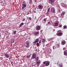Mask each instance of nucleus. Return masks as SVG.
<instances>
[{
    "mask_svg": "<svg viewBox=\"0 0 67 67\" xmlns=\"http://www.w3.org/2000/svg\"><path fill=\"white\" fill-rule=\"evenodd\" d=\"M29 44H30V42L27 41L26 42V48H29Z\"/></svg>",
    "mask_w": 67,
    "mask_h": 67,
    "instance_id": "nucleus-1",
    "label": "nucleus"
},
{
    "mask_svg": "<svg viewBox=\"0 0 67 67\" xmlns=\"http://www.w3.org/2000/svg\"><path fill=\"white\" fill-rule=\"evenodd\" d=\"M50 11L51 13H55V8H51Z\"/></svg>",
    "mask_w": 67,
    "mask_h": 67,
    "instance_id": "nucleus-2",
    "label": "nucleus"
},
{
    "mask_svg": "<svg viewBox=\"0 0 67 67\" xmlns=\"http://www.w3.org/2000/svg\"><path fill=\"white\" fill-rule=\"evenodd\" d=\"M36 58V55H35V53H34L32 56V57H31L32 59H33L35 58Z\"/></svg>",
    "mask_w": 67,
    "mask_h": 67,
    "instance_id": "nucleus-3",
    "label": "nucleus"
},
{
    "mask_svg": "<svg viewBox=\"0 0 67 67\" xmlns=\"http://www.w3.org/2000/svg\"><path fill=\"white\" fill-rule=\"evenodd\" d=\"M65 14V13L64 12H62L60 14V17L63 18H64V15Z\"/></svg>",
    "mask_w": 67,
    "mask_h": 67,
    "instance_id": "nucleus-4",
    "label": "nucleus"
},
{
    "mask_svg": "<svg viewBox=\"0 0 67 67\" xmlns=\"http://www.w3.org/2000/svg\"><path fill=\"white\" fill-rule=\"evenodd\" d=\"M36 30H41V26L39 25H37L36 28Z\"/></svg>",
    "mask_w": 67,
    "mask_h": 67,
    "instance_id": "nucleus-5",
    "label": "nucleus"
},
{
    "mask_svg": "<svg viewBox=\"0 0 67 67\" xmlns=\"http://www.w3.org/2000/svg\"><path fill=\"white\" fill-rule=\"evenodd\" d=\"M4 56L6 58H9V57H10L9 54H8V53H6L5 54Z\"/></svg>",
    "mask_w": 67,
    "mask_h": 67,
    "instance_id": "nucleus-6",
    "label": "nucleus"
},
{
    "mask_svg": "<svg viewBox=\"0 0 67 67\" xmlns=\"http://www.w3.org/2000/svg\"><path fill=\"white\" fill-rule=\"evenodd\" d=\"M55 1V0H50L49 1V2L51 4H53Z\"/></svg>",
    "mask_w": 67,
    "mask_h": 67,
    "instance_id": "nucleus-7",
    "label": "nucleus"
},
{
    "mask_svg": "<svg viewBox=\"0 0 67 67\" xmlns=\"http://www.w3.org/2000/svg\"><path fill=\"white\" fill-rule=\"evenodd\" d=\"M50 63L49 62L47 61L46 63L45 64V66H49Z\"/></svg>",
    "mask_w": 67,
    "mask_h": 67,
    "instance_id": "nucleus-8",
    "label": "nucleus"
},
{
    "mask_svg": "<svg viewBox=\"0 0 67 67\" xmlns=\"http://www.w3.org/2000/svg\"><path fill=\"white\" fill-rule=\"evenodd\" d=\"M39 41V39L38 38H37L35 40V41L34 42V44H35L36 43L38 42Z\"/></svg>",
    "mask_w": 67,
    "mask_h": 67,
    "instance_id": "nucleus-9",
    "label": "nucleus"
},
{
    "mask_svg": "<svg viewBox=\"0 0 67 67\" xmlns=\"http://www.w3.org/2000/svg\"><path fill=\"white\" fill-rule=\"evenodd\" d=\"M57 35H58V36H59V35L60 36H62L63 35V33L61 32H59L58 33H57Z\"/></svg>",
    "mask_w": 67,
    "mask_h": 67,
    "instance_id": "nucleus-10",
    "label": "nucleus"
},
{
    "mask_svg": "<svg viewBox=\"0 0 67 67\" xmlns=\"http://www.w3.org/2000/svg\"><path fill=\"white\" fill-rule=\"evenodd\" d=\"M22 5L23 6L22 7V9H24V8L26 7V4H23Z\"/></svg>",
    "mask_w": 67,
    "mask_h": 67,
    "instance_id": "nucleus-11",
    "label": "nucleus"
},
{
    "mask_svg": "<svg viewBox=\"0 0 67 67\" xmlns=\"http://www.w3.org/2000/svg\"><path fill=\"white\" fill-rule=\"evenodd\" d=\"M38 8L40 9H43V6L42 5H39L38 6Z\"/></svg>",
    "mask_w": 67,
    "mask_h": 67,
    "instance_id": "nucleus-12",
    "label": "nucleus"
},
{
    "mask_svg": "<svg viewBox=\"0 0 67 67\" xmlns=\"http://www.w3.org/2000/svg\"><path fill=\"white\" fill-rule=\"evenodd\" d=\"M52 49H48V52L49 54H50V53H51V52H52Z\"/></svg>",
    "mask_w": 67,
    "mask_h": 67,
    "instance_id": "nucleus-13",
    "label": "nucleus"
},
{
    "mask_svg": "<svg viewBox=\"0 0 67 67\" xmlns=\"http://www.w3.org/2000/svg\"><path fill=\"white\" fill-rule=\"evenodd\" d=\"M24 25V23H20L19 25V27H20L22 26L23 25Z\"/></svg>",
    "mask_w": 67,
    "mask_h": 67,
    "instance_id": "nucleus-14",
    "label": "nucleus"
},
{
    "mask_svg": "<svg viewBox=\"0 0 67 67\" xmlns=\"http://www.w3.org/2000/svg\"><path fill=\"white\" fill-rule=\"evenodd\" d=\"M61 44L62 45H65V44H66V41H62L61 42Z\"/></svg>",
    "mask_w": 67,
    "mask_h": 67,
    "instance_id": "nucleus-15",
    "label": "nucleus"
},
{
    "mask_svg": "<svg viewBox=\"0 0 67 67\" xmlns=\"http://www.w3.org/2000/svg\"><path fill=\"white\" fill-rule=\"evenodd\" d=\"M64 55L67 56V50H65L64 52Z\"/></svg>",
    "mask_w": 67,
    "mask_h": 67,
    "instance_id": "nucleus-16",
    "label": "nucleus"
},
{
    "mask_svg": "<svg viewBox=\"0 0 67 67\" xmlns=\"http://www.w3.org/2000/svg\"><path fill=\"white\" fill-rule=\"evenodd\" d=\"M11 43H14V39H12L11 41Z\"/></svg>",
    "mask_w": 67,
    "mask_h": 67,
    "instance_id": "nucleus-17",
    "label": "nucleus"
},
{
    "mask_svg": "<svg viewBox=\"0 0 67 67\" xmlns=\"http://www.w3.org/2000/svg\"><path fill=\"white\" fill-rule=\"evenodd\" d=\"M16 34V31L15 30L14 31L13 33V35H15Z\"/></svg>",
    "mask_w": 67,
    "mask_h": 67,
    "instance_id": "nucleus-18",
    "label": "nucleus"
},
{
    "mask_svg": "<svg viewBox=\"0 0 67 67\" xmlns=\"http://www.w3.org/2000/svg\"><path fill=\"white\" fill-rule=\"evenodd\" d=\"M35 34H36V35H38V34H39V31L36 32L35 33Z\"/></svg>",
    "mask_w": 67,
    "mask_h": 67,
    "instance_id": "nucleus-19",
    "label": "nucleus"
},
{
    "mask_svg": "<svg viewBox=\"0 0 67 67\" xmlns=\"http://www.w3.org/2000/svg\"><path fill=\"white\" fill-rule=\"evenodd\" d=\"M42 42H43V43H45V39H43L42 40Z\"/></svg>",
    "mask_w": 67,
    "mask_h": 67,
    "instance_id": "nucleus-20",
    "label": "nucleus"
},
{
    "mask_svg": "<svg viewBox=\"0 0 67 67\" xmlns=\"http://www.w3.org/2000/svg\"><path fill=\"white\" fill-rule=\"evenodd\" d=\"M67 26L66 25H65L64 27H63V28L64 29H67Z\"/></svg>",
    "mask_w": 67,
    "mask_h": 67,
    "instance_id": "nucleus-21",
    "label": "nucleus"
},
{
    "mask_svg": "<svg viewBox=\"0 0 67 67\" xmlns=\"http://www.w3.org/2000/svg\"><path fill=\"white\" fill-rule=\"evenodd\" d=\"M55 26H58V23L57 22L55 23Z\"/></svg>",
    "mask_w": 67,
    "mask_h": 67,
    "instance_id": "nucleus-22",
    "label": "nucleus"
},
{
    "mask_svg": "<svg viewBox=\"0 0 67 67\" xmlns=\"http://www.w3.org/2000/svg\"><path fill=\"white\" fill-rule=\"evenodd\" d=\"M29 3L30 4H31L32 3V0H30Z\"/></svg>",
    "mask_w": 67,
    "mask_h": 67,
    "instance_id": "nucleus-23",
    "label": "nucleus"
},
{
    "mask_svg": "<svg viewBox=\"0 0 67 67\" xmlns=\"http://www.w3.org/2000/svg\"><path fill=\"white\" fill-rule=\"evenodd\" d=\"M56 46L57 47H59V45L58 44H56Z\"/></svg>",
    "mask_w": 67,
    "mask_h": 67,
    "instance_id": "nucleus-24",
    "label": "nucleus"
},
{
    "mask_svg": "<svg viewBox=\"0 0 67 67\" xmlns=\"http://www.w3.org/2000/svg\"><path fill=\"white\" fill-rule=\"evenodd\" d=\"M37 64H38V65H40V61L37 62Z\"/></svg>",
    "mask_w": 67,
    "mask_h": 67,
    "instance_id": "nucleus-25",
    "label": "nucleus"
},
{
    "mask_svg": "<svg viewBox=\"0 0 67 67\" xmlns=\"http://www.w3.org/2000/svg\"><path fill=\"white\" fill-rule=\"evenodd\" d=\"M47 20L46 19V18H44L43 19V20L44 21V22H46V21Z\"/></svg>",
    "mask_w": 67,
    "mask_h": 67,
    "instance_id": "nucleus-26",
    "label": "nucleus"
},
{
    "mask_svg": "<svg viewBox=\"0 0 67 67\" xmlns=\"http://www.w3.org/2000/svg\"><path fill=\"white\" fill-rule=\"evenodd\" d=\"M62 32V30H59L57 31L58 33H59V32Z\"/></svg>",
    "mask_w": 67,
    "mask_h": 67,
    "instance_id": "nucleus-27",
    "label": "nucleus"
},
{
    "mask_svg": "<svg viewBox=\"0 0 67 67\" xmlns=\"http://www.w3.org/2000/svg\"><path fill=\"white\" fill-rule=\"evenodd\" d=\"M26 58H30V55H28L26 57Z\"/></svg>",
    "mask_w": 67,
    "mask_h": 67,
    "instance_id": "nucleus-28",
    "label": "nucleus"
},
{
    "mask_svg": "<svg viewBox=\"0 0 67 67\" xmlns=\"http://www.w3.org/2000/svg\"><path fill=\"white\" fill-rule=\"evenodd\" d=\"M60 12V9H59L58 10V12L59 13Z\"/></svg>",
    "mask_w": 67,
    "mask_h": 67,
    "instance_id": "nucleus-29",
    "label": "nucleus"
},
{
    "mask_svg": "<svg viewBox=\"0 0 67 67\" xmlns=\"http://www.w3.org/2000/svg\"><path fill=\"white\" fill-rule=\"evenodd\" d=\"M48 24H49V25H50V24H51V22H50V21H48Z\"/></svg>",
    "mask_w": 67,
    "mask_h": 67,
    "instance_id": "nucleus-30",
    "label": "nucleus"
},
{
    "mask_svg": "<svg viewBox=\"0 0 67 67\" xmlns=\"http://www.w3.org/2000/svg\"><path fill=\"white\" fill-rule=\"evenodd\" d=\"M47 62V61H44L43 62V63L44 64H46Z\"/></svg>",
    "mask_w": 67,
    "mask_h": 67,
    "instance_id": "nucleus-31",
    "label": "nucleus"
},
{
    "mask_svg": "<svg viewBox=\"0 0 67 67\" xmlns=\"http://www.w3.org/2000/svg\"><path fill=\"white\" fill-rule=\"evenodd\" d=\"M50 11V8H49L48 10V12H49Z\"/></svg>",
    "mask_w": 67,
    "mask_h": 67,
    "instance_id": "nucleus-32",
    "label": "nucleus"
},
{
    "mask_svg": "<svg viewBox=\"0 0 67 67\" xmlns=\"http://www.w3.org/2000/svg\"><path fill=\"white\" fill-rule=\"evenodd\" d=\"M59 67H63V65L60 64L59 65Z\"/></svg>",
    "mask_w": 67,
    "mask_h": 67,
    "instance_id": "nucleus-33",
    "label": "nucleus"
},
{
    "mask_svg": "<svg viewBox=\"0 0 67 67\" xmlns=\"http://www.w3.org/2000/svg\"><path fill=\"white\" fill-rule=\"evenodd\" d=\"M9 37V35H7V36H6V38H8Z\"/></svg>",
    "mask_w": 67,
    "mask_h": 67,
    "instance_id": "nucleus-34",
    "label": "nucleus"
},
{
    "mask_svg": "<svg viewBox=\"0 0 67 67\" xmlns=\"http://www.w3.org/2000/svg\"><path fill=\"white\" fill-rule=\"evenodd\" d=\"M39 43H37L36 44V45H37V46H39Z\"/></svg>",
    "mask_w": 67,
    "mask_h": 67,
    "instance_id": "nucleus-35",
    "label": "nucleus"
},
{
    "mask_svg": "<svg viewBox=\"0 0 67 67\" xmlns=\"http://www.w3.org/2000/svg\"><path fill=\"white\" fill-rule=\"evenodd\" d=\"M66 48L64 47L63 48V50H64H64H66Z\"/></svg>",
    "mask_w": 67,
    "mask_h": 67,
    "instance_id": "nucleus-36",
    "label": "nucleus"
},
{
    "mask_svg": "<svg viewBox=\"0 0 67 67\" xmlns=\"http://www.w3.org/2000/svg\"><path fill=\"white\" fill-rule=\"evenodd\" d=\"M25 21V19H24L22 20V21Z\"/></svg>",
    "mask_w": 67,
    "mask_h": 67,
    "instance_id": "nucleus-37",
    "label": "nucleus"
},
{
    "mask_svg": "<svg viewBox=\"0 0 67 67\" xmlns=\"http://www.w3.org/2000/svg\"><path fill=\"white\" fill-rule=\"evenodd\" d=\"M29 19L30 20H32V18L31 17H29Z\"/></svg>",
    "mask_w": 67,
    "mask_h": 67,
    "instance_id": "nucleus-38",
    "label": "nucleus"
},
{
    "mask_svg": "<svg viewBox=\"0 0 67 67\" xmlns=\"http://www.w3.org/2000/svg\"><path fill=\"white\" fill-rule=\"evenodd\" d=\"M55 47H55V46H54L53 47V49H54L55 48Z\"/></svg>",
    "mask_w": 67,
    "mask_h": 67,
    "instance_id": "nucleus-39",
    "label": "nucleus"
},
{
    "mask_svg": "<svg viewBox=\"0 0 67 67\" xmlns=\"http://www.w3.org/2000/svg\"><path fill=\"white\" fill-rule=\"evenodd\" d=\"M62 26V25H59V27H61V26Z\"/></svg>",
    "mask_w": 67,
    "mask_h": 67,
    "instance_id": "nucleus-40",
    "label": "nucleus"
},
{
    "mask_svg": "<svg viewBox=\"0 0 67 67\" xmlns=\"http://www.w3.org/2000/svg\"><path fill=\"white\" fill-rule=\"evenodd\" d=\"M46 14H48V13L47 12L46 13Z\"/></svg>",
    "mask_w": 67,
    "mask_h": 67,
    "instance_id": "nucleus-41",
    "label": "nucleus"
},
{
    "mask_svg": "<svg viewBox=\"0 0 67 67\" xmlns=\"http://www.w3.org/2000/svg\"><path fill=\"white\" fill-rule=\"evenodd\" d=\"M36 0H35V2H36Z\"/></svg>",
    "mask_w": 67,
    "mask_h": 67,
    "instance_id": "nucleus-42",
    "label": "nucleus"
},
{
    "mask_svg": "<svg viewBox=\"0 0 67 67\" xmlns=\"http://www.w3.org/2000/svg\"><path fill=\"white\" fill-rule=\"evenodd\" d=\"M1 37V33H0V37Z\"/></svg>",
    "mask_w": 67,
    "mask_h": 67,
    "instance_id": "nucleus-43",
    "label": "nucleus"
},
{
    "mask_svg": "<svg viewBox=\"0 0 67 67\" xmlns=\"http://www.w3.org/2000/svg\"><path fill=\"white\" fill-rule=\"evenodd\" d=\"M39 43L40 44H41V42H40V41H39Z\"/></svg>",
    "mask_w": 67,
    "mask_h": 67,
    "instance_id": "nucleus-44",
    "label": "nucleus"
},
{
    "mask_svg": "<svg viewBox=\"0 0 67 67\" xmlns=\"http://www.w3.org/2000/svg\"><path fill=\"white\" fill-rule=\"evenodd\" d=\"M23 3H25V2H24Z\"/></svg>",
    "mask_w": 67,
    "mask_h": 67,
    "instance_id": "nucleus-45",
    "label": "nucleus"
},
{
    "mask_svg": "<svg viewBox=\"0 0 67 67\" xmlns=\"http://www.w3.org/2000/svg\"><path fill=\"white\" fill-rule=\"evenodd\" d=\"M4 62L5 63V61H4Z\"/></svg>",
    "mask_w": 67,
    "mask_h": 67,
    "instance_id": "nucleus-46",
    "label": "nucleus"
},
{
    "mask_svg": "<svg viewBox=\"0 0 67 67\" xmlns=\"http://www.w3.org/2000/svg\"><path fill=\"white\" fill-rule=\"evenodd\" d=\"M1 56H3V55H1Z\"/></svg>",
    "mask_w": 67,
    "mask_h": 67,
    "instance_id": "nucleus-47",
    "label": "nucleus"
},
{
    "mask_svg": "<svg viewBox=\"0 0 67 67\" xmlns=\"http://www.w3.org/2000/svg\"><path fill=\"white\" fill-rule=\"evenodd\" d=\"M24 66H25V65H24Z\"/></svg>",
    "mask_w": 67,
    "mask_h": 67,
    "instance_id": "nucleus-48",
    "label": "nucleus"
}]
</instances>
